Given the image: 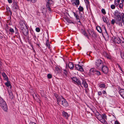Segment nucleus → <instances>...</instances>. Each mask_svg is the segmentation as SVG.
<instances>
[{"mask_svg":"<svg viewBox=\"0 0 124 124\" xmlns=\"http://www.w3.org/2000/svg\"><path fill=\"white\" fill-rule=\"evenodd\" d=\"M79 20V21H78V23H79L80 24H79L80 25L81 24V23L80 22V19L79 18V19H78Z\"/></svg>","mask_w":124,"mask_h":124,"instance_id":"nucleus-64","label":"nucleus"},{"mask_svg":"<svg viewBox=\"0 0 124 124\" xmlns=\"http://www.w3.org/2000/svg\"><path fill=\"white\" fill-rule=\"evenodd\" d=\"M81 32L83 34L86 32V31L85 30L81 29Z\"/></svg>","mask_w":124,"mask_h":124,"instance_id":"nucleus-45","label":"nucleus"},{"mask_svg":"<svg viewBox=\"0 0 124 124\" xmlns=\"http://www.w3.org/2000/svg\"><path fill=\"white\" fill-rule=\"evenodd\" d=\"M115 5L113 4L112 5L110 6L111 8L112 9H114L115 8Z\"/></svg>","mask_w":124,"mask_h":124,"instance_id":"nucleus-43","label":"nucleus"},{"mask_svg":"<svg viewBox=\"0 0 124 124\" xmlns=\"http://www.w3.org/2000/svg\"><path fill=\"white\" fill-rule=\"evenodd\" d=\"M102 13L104 14H106L105 11L104 9H102L101 10Z\"/></svg>","mask_w":124,"mask_h":124,"instance_id":"nucleus-41","label":"nucleus"},{"mask_svg":"<svg viewBox=\"0 0 124 124\" xmlns=\"http://www.w3.org/2000/svg\"><path fill=\"white\" fill-rule=\"evenodd\" d=\"M106 23L108 24L109 23V20L108 18L107 17L106 18Z\"/></svg>","mask_w":124,"mask_h":124,"instance_id":"nucleus-57","label":"nucleus"},{"mask_svg":"<svg viewBox=\"0 0 124 124\" xmlns=\"http://www.w3.org/2000/svg\"><path fill=\"white\" fill-rule=\"evenodd\" d=\"M95 64L96 68L98 70L101 69L104 65L103 61L100 59H98L95 61Z\"/></svg>","mask_w":124,"mask_h":124,"instance_id":"nucleus-3","label":"nucleus"},{"mask_svg":"<svg viewBox=\"0 0 124 124\" xmlns=\"http://www.w3.org/2000/svg\"><path fill=\"white\" fill-rule=\"evenodd\" d=\"M114 16L115 19L112 20L111 23L113 25L115 23L119 26L122 27V23L124 24V13L116 10L114 12Z\"/></svg>","mask_w":124,"mask_h":124,"instance_id":"nucleus-1","label":"nucleus"},{"mask_svg":"<svg viewBox=\"0 0 124 124\" xmlns=\"http://www.w3.org/2000/svg\"><path fill=\"white\" fill-rule=\"evenodd\" d=\"M96 70H95L93 68H92L90 70V72L91 73H93V74H94L95 71H96Z\"/></svg>","mask_w":124,"mask_h":124,"instance_id":"nucleus-32","label":"nucleus"},{"mask_svg":"<svg viewBox=\"0 0 124 124\" xmlns=\"http://www.w3.org/2000/svg\"><path fill=\"white\" fill-rule=\"evenodd\" d=\"M2 75L3 77L5 78V79L7 80V81H8V78L4 72L2 73Z\"/></svg>","mask_w":124,"mask_h":124,"instance_id":"nucleus-24","label":"nucleus"},{"mask_svg":"<svg viewBox=\"0 0 124 124\" xmlns=\"http://www.w3.org/2000/svg\"><path fill=\"white\" fill-rule=\"evenodd\" d=\"M36 31L37 32H39L40 31V29L39 28L37 27L36 28Z\"/></svg>","mask_w":124,"mask_h":124,"instance_id":"nucleus-44","label":"nucleus"},{"mask_svg":"<svg viewBox=\"0 0 124 124\" xmlns=\"http://www.w3.org/2000/svg\"><path fill=\"white\" fill-rule=\"evenodd\" d=\"M84 1L88 5L89 4V1L88 0H84Z\"/></svg>","mask_w":124,"mask_h":124,"instance_id":"nucleus-53","label":"nucleus"},{"mask_svg":"<svg viewBox=\"0 0 124 124\" xmlns=\"http://www.w3.org/2000/svg\"><path fill=\"white\" fill-rule=\"evenodd\" d=\"M9 31L10 32L13 33L15 32V31L14 29L10 27H9Z\"/></svg>","mask_w":124,"mask_h":124,"instance_id":"nucleus-35","label":"nucleus"},{"mask_svg":"<svg viewBox=\"0 0 124 124\" xmlns=\"http://www.w3.org/2000/svg\"><path fill=\"white\" fill-rule=\"evenodd\" d=\"M84 36L86 37H87V38L89 39H90V38H89V37L88 35L87 34L86 32L84 34H83Z\"/></svg>","mask_w":124,"mask_h":124,"instance_id":"nucleus-38","label":"nucleus"},{"mask_svg":"<svg viewBox=\"0 0 124 124\" xmlns=\"http://www.w3.org/2000/svg\"><path fill=\"white\" fill-rule=\"evenodd\" d=\"M117 65L118 67L119 68L120 70L122 72H123V71L122 70L120 66L118 63H117Z\"/></svg>","mask_w":124,"mask_h":124,"instance_id":"nucleus-49","label":"nucleus"},{"mask_svg":"<svg viewBox=\"0 0 124 124\" xmlns=\"http://www.w3.org/2000/svg\"><path fill=\"white\" fill-rule=\"evenodd\" d=\"M96 118L101 123L104 124H108L106 120L102 119V117L101 114L98 116Z\"/></svg>","mask_w":124,"mask_h":124,"instance_id":"nucleus-7","label":"nucleus"},{"mask_svg":"<svg viewBox=\"0 0 124 124\" xmlns=\"http://www.w3.org/2000/svg\"><path fill=\"white\" fill-rule=\"evenodd\" d=\"M102 19H103V21L104 22H106V19L104 16H103L102 17Z\"/></svg>","mask_w":124,"mask_h":124,"instance_id":"nucleus-54","label":"nucleus"},{"mask_svg":"<svg viewBox=\"0 0 124 124\" xmlns=\"http://www.w3.org/2000/svg\"><path fill=\"white\" fill-rule=\"evenodd\" d=\"M15 36H16V38L18 39L17 40L18 41V40H19L21 42H22L19 33L18 34H15Z\"/></svg>","mask_w":124,"mask_h":124,"instance_id":"nucleus-26","label":"nucleus"},{"mask_svg":"<svg viewBox=\"0 0 124 124\" xmlns=\"http://www.w3.org/2000/svg\"><path fill=\"white\" fill-rule=\"evenodd\" d=\"M114 124H120V123L118 121L116 120L115 121Z\"/></svg>","mask_w":124,"mask_h":124,"instance_id":"nucleus-56","label":"nucleus"},{"mask_svg":"<svg viewBox=\"0 0 124 124\" xmlns=\"http://www.w3.org/2000/svg\"><path fill=\"white\" fill-rule=\"evenodd\" d=\"M63 71H64L63 72V74H64L66 76H67V71L65 70H64Z\"/></svg>","mask_w":124,"mask_h":124,"instance_id":"nucleus-51","label":"nucleus"},{"mask_svg":"<svg viewBox=\"0 0 124 124\" xmlns=\"http://www.w3.org/2000/svg\"><path fill=\"white\" fill-rule=\"evenodd\" d=\"M20 29L22 30H23L24 29L25 26H26L24 23L23 21H21L20 22Z\"/></svg>","mask_w":124,"mask_h":124,"instance_id":"nucleus-15","label":"nucleus"},{"mask_svg":"<svg viewBox=\"0 0 124 124\" xmlns=\"http://www.w3.org/2000/svg\"><path fill=\"white\" fill-rule=\"evenodd\" d=\"M0 106L4 111L6 112H8V108L6 103L0 96Z\"/></svg>","mask_w":124,"mask_h":124,"instance_id":"nucleus-2","label":"nucleus"},{"mask_svg":"<svg viewBox=\"0 0 124 124\" xmlns=\"http://www.w3.org/2000/svg\"><path fill=\"white\" fill-rule=\"evenodd\" d=\"M91 32L92 34V37H93L95 39L97 37V35L94 31H91Z\"/></svg>","mask_w":124,"mask_h":124,"instance_id":"nucleus-16","label":"nucleus"},{"mask_svg":"<svg viewBox=\"0 0 124 124\" xmlns=\"http://www.w3.org/2000/svg\"><path fill=\"white\" fill-rule=\"evenodd\" d=\"M104 94H106L107 93L105 91H103L102 92Z\"/></svg>","mask_w":124,"mask_h":124,"instance_id":"nucleus-60","label":"nucleus"},{"mask_svg":"<svg viewBox=\"0 0 124 124\" xmlns=\"http://www.w3.org/2000/svg\"><path fill=\"white\" fill-rule=\"evenodd\" d=\"M62 113L63 116L66 119H68L69 116L68 113L64 111H63L62 112Z\"/></svg>","mask_w":124,"mask_h":124,"instance_id":"nucleus-17","label":"nucleus"},{"mask_svg":"<svg viewBox=\"0 0 124 124\" xmlns=\"http://www.w3.org/2000/svg\"><path fill=\"white\" fill-rule=\"evenodd\" d=\"M103 29L105 30V32L104 33H105V36H108V34L107 32V30L106 29V27L105 26H104V29Z\"/></svg>","mask_w":124,"mask_h":124,"instance_id":"nucleus-30","label":"nucleus"},{"mask_svg":"<svg viewBox=\"0 0 124 124\" xmlns=\"http://www.w3.org/2000/svg\"><path fill=\"white\" fill-rule=\"evenodd\" d=\"M102 119L104 120H105V119H107V116L106 115V114H103L102 115Z\"/></svg>","mask_w":124,"mask_h":124,"instance_id":"nucleus-36","label":"nucleus"},{"mask_svg":"<svg viewBox=\"0 0 124 124\" xmlns=\"http://www.w3.org/2000/svg\"><path fill=\"white\" fill-rule=\"evenodd\" d=\"M18 30L16 26H15V31H18Z\"/></svg>","mask_w":124,"mask_h":124,"instance_id":"nucleus-61","label":"nucleus"},{"mask_svg":"<svg viewBox=\"0 0 124 124\" xmlns=\"http://www.w3.org/2000/svg\"><path fill=\"white\" fill-rule=\"evenodd\" d=\"M47 76L48 78L49 79L51 78L52 77V75L49 73L47 74Z\"/></svg>","mask_w":124,"mask_h":124,"instance_id":"nucleus-39","label":"nucleus"},{"mask_svg":"<svg viewBox=\"0 0 124 124\" xmlns=\"http://www.w3.org/2000/svg\"><path fill=\"white\" fill-rule=\"evenodd\" d=\"M121 58L123 59H124V54L123 53H121Z\"/></svg>","mask_w":124,"mask_h":124,"instance_id":"nucleus-50","label":"nucleus"},{"mask_svg":"<svg viewBox=\"0 0 124 124\" xmlns=\"http://www.w3.org/2000/svg\"><path fill=\"white\" fill-rule=\"evenodd\" d=\"M29 124H36L34 122H31Z\"/></svg>","mask_w":124,"mask_h":124,"instance_id":"nucleus-63","label":"nucleus"},{"mask_svg":"<svg viewBox=\"0 0 124 124\" xmlns=\"http://www.w3.org/2000/svg\"><path fill=\"white\" fill-rule=\"evenodd\" d=\"M78 10L79 11V13H80V12H82L84 10V8H83L80 6L79 8H78Z\"/></svg>","mask_w":124,"mask_h":124,"instance_id":"nucleus-31","label":"nucleus"},{"mask_svg":"<svg viewBox=\"0 0 124 124\" xmlns=\"http://www.w3.org/2000/svg\"><path fill=\"white\" fill-rule=\"evenodd\" d=\"M100 115V114L98 112H97L95 113V116L96 117H97L98 116Z\"/></svg>","mask_w":124,"mask_h":124,"instance_id":"nucleus-55","label":"nucleus"},{"mask_svg":"<svg viewBox=\"0 0 124 124\" xmlns=\"http://www.w3.org/2000/svg\"><path fill=\"white\" fill-rule=\"evenodd\" d=\"M75 70H77L81 72L84 71V70L81 66L78 64H76L74 66Z\"/></svg>","mask_w":124,"mask_h":124,"instance_id":"nucleus-10","label":"nucleus"},{"mask_svg":"<svg viewBox=\"0 0 124 124\" xmlns=\"http://www.w3.org/2000/svg\"><path fill=\"white\" fill-rule=\"evenodd\" d=\"M81 84H79L82 87V85H84V87L86 88L88 87V85L86 81L84 79H82V82L81 81Z\"/></svg>","mask_w":124,"mask_h":124,"instance_id":"nucleus-12","label":"nucleus"},{"mask_svg":"<svg viewBox=\"0 0 124 124\" xmlns=\"http://www.w3.org/2000/svg\"><path fill=\"white\" fill-rule=\"evenodd\" d=\"M101 70L105 74H106L108 73V67L104 65L101 67V69H100L99 70Z\"/></svg>","mask_w":124,"mask_h":124,"instance_id":"nucleus-6","label":"nucleus"},{"mask_svg":"<svg viewBox=\"0 0 124 124\" xmlns=\"http://www.w3.org/2000/svg\"><path fill=\"white\" fill-rule=\"evenodd\" d=\"M99 87L100 88H104L105 87V85L104 84H100L99 85Z\"/></svg>","mask_w":124,"mask_h":124,"instance_id":"nucleus-28","label":"nucleus"},{"mask_svg":"<svg viewBox=\"0 0 124 124\" xmlns=\"http://www.w3.org/2000/svg\"><path fill=\"white\" fill-rule=\"evenodd\" d=\"M47 38H48L47 39V40H46V46H47L48 48L49 49L50 48V45L49 43V39L48 38V33L47 34Z\"/></svg>","mask_w":124,"mask_h":124,"instance_id":"nucleus-19","label":"nucleus"},{"mask_svg":"<svg viewBox=\"0 0 124 124\" xmlns=\"http://www.w3.org/2000/svg\"><path fill=\"white\" fill-rule=\"evenodd\" d=\"M119 92L120 95L123 97L124 95V89H120Z\"/></svg>","mask_w":124,"mask_h":124,"instance_id":"nucleus-23","label":"nucleus"},{"mask_svg":"<svg viewBox=\"0 0 124 124\" xmlns=\"http://www.w3.org/2000/svg\"><path fill=\"white\" fill-rule=\"evenodd\" d=\"M9 97L11 99H13V98L14 96L13 95L12 93L11 92L9 93Z\"/></svg>","mask_w":124,"mask_h":124,"instance_id":"nucleus-37","label":"nucleus"},{"mask_svg":"<svg viewBox=\"0 0 124 124\" xmlns=\"http://www.w3.org/2000/svg\"><path fill=\"white\" fill-rule=\"evenodd\" d=\"M105 54V55L107 58L109 59H111V57L110 55H109L108 53H106Z\"/></svg>","mask_w":124,"mask_h":124,"instance_id":"nucleus-33","label":"nucleus"},{"mask_svg":"<svg viewBox=\"0 0 124 124\" xmlns=\"http://www.w3.org/2000/svg\"><path fill=\"white\" fill-rule=\"evenodd\" d=\"M8 2L9 3H11L12 2V0H8Z\"/></svg>","mask_w":124,"mask_h":124,"instance_id":"nucleus-59","label":"nucleus"},{"mask_svg":"<svg viewBox=\"0 0 124 124\" xmlns=\"http://www.w3.org/2000/svg\"><path fill=\"white\" fill-rule=\"evenodd\" d=\"M66 21L69 23H72L73 24H74L75 23L74 21L71 20L69 18H66Z\"/></svg>","mask_w":124,"mask_h":124,"instance_id":"nucleus-25","label":"nucleus"},{"mask_svg":"<svg viewBox=\"0 0 124 124\" xmlns=\"http://www.w3.org/2000/svg\"><path fill=\"white\" fill-rule=\"evenodd\" d=\"M73 13L74 14V16L76 18V19L77 20L79 19V16H78V14L76 13V12H73Z\"/></svg>","mask_w":124,"mask_h":124,"instance_id":"nucleus-27","label":"nucleus"},{"mask_svg":"<svg viewBox=\"0 0 124 124\" xmlns=\"http://www.w3.org/2000/svg\"><path fill=\"white\" fill-rule=\"evenodd\" d=\"M6 10H7V11L8 13H10V15H12V13L11 10L10 9V8L8 6H7L6 7Z\"/></svg>","mask_w":124,"mask_h":124,"instance_id":"nucleus-22","label":"nucleus"},{"mask_svg":"<svg viewBox=\"0 0 124 124\" xmlns=\"http://www.w3.org/2000/svg\"><path fill=\"white\" fill-rule=\"evenodd\" d=\"M32 36H33V38L35 40H36V37L35 35V34L34 33H33L32 34Z\"/></svg>","mask_w":124,"mask_h":124,"instance_id":"nucleus-42","label":"nucleus"},{"mask_svg":"<svg viewBox=\"0 0 124 124\" xmlns=\"http://www.w3.org/2000/svg\"><path fill=\"white\" fill-rule=\"evenodd\" d=\"M114 42L115 43L119 44L120 43L122 40L120 39V38L118 37H114L113 39Z\"/></svg>","mask_w":124,"mask_h":124,"instance_id":"nucleus-11","label":"nucleus"},{"mask_svg":"<svg viewBox=\"0 0 124 124\" xmlns=\"http://www.w3.org/2000/svg\"><path fill=\"white\" fill-rule=\"evenodd\" d=\"M123 4L122 3H120L119 5V7L120 8H123Z\"/></svg>","mask_w":124,"mask_h":124,"instance_id":"nucleus-40","label":"nucleus"},{"mask_svg":"<svg viewBox=\"0 0 124 124\" xmlns=\"http://www.w3.org/2000/svg\"><path fill=\"white\" fill-rule=\"evenodd\" d=\"M8 81H7V82H6L5 83V85H6L8 87H9V86L11 85V84L10 83V82L9 81V80L8 79Z\"/></svg>","mask_w":124,"mask_h":124,"instance_id":"nucleus-29","label":"nucleus"},{"mask_svg":"<svg viewBox=\"0 0 124 124\" xmlns=\"http://www.w3.org/2000/svg\"><path fill=\"white\" fill-rule=\"evenodd\" d=\"M87 107H88L89 108H90V109L91 110H92V111H93V112H94V109H92V108H90V107H89V106L88 105H87Z\"/></svg>","mask_w":124,"mask_h":124,"instance_id":"nucleus-58","label":"nucleus"},{"mask_svg":"<svg viewBox=\"0 0 124 124\" xmlns=\"http://www.w3.org/2000/svg\"><path fill=\"white\" fill-rule=\"evenodd\" d=\"M12 8L13 11L15 12H16L17 11V10L19 9V8L18 4L17 2L15 1L13 2Z\"/></svg>","mask_w":124,"mask_h":124,"instance_id":"nucleus-5","label":"nucleus"},{"mask_svg":"<svg viewBox=\"0 0 124 124\" xmlns=\"http://www.w3.org/2000/svg\"><path fill=\"white\" fill-rule=\"evenodd\" d=\"M121 45L123 48H124V42L122 41L120 43Z\"/></svg>","mask_w":124,"mask_h":124,"instance_id":"nucleus-52","label":"nucleus"},{"mask_svg":"<svg viewBox=\"0 0 124 124\" xmlns=\"http://www.w3.org/2000/svg\"><path fill=\"white\" fill-rule=\"evenodd\" d=\"M68 67L71 70L73 69L74 68V65L72 62H69L68 64Z\"/></svg>","mask_w":124,"mask_h":124,"instance_id":"nucleus-20","label":"nucleus"},{"mask_svg":"<svg viewBox=\"0 0 124 124\" xmlns=\"http://www.w3.org/2000/svg\"><path fill=\"white\" fill-rule=\"evenodd\" d=\"M72 80L74 82V83H76L78 85L81 84V81L78 78L76 77H73L71 78Z\"/></svg>","mask_w":124,"mask_h":124,"instance_id":"nucleus-9","label":"nucleus"},{"mask_svg":"<svg viewBox=\"0 0 124 124\" xmlns=\"http://www.w3.org/2000/svg\"><path fill=\"white\" fill-rule=\"evenodd\" d=\"M54 96L57 99V104L59 105L60 101L62 98H61L59 96V95L57 94L54 93Z\"/></svg>","mask_w":124,"mask_h":124,"instance_id":"nucleus-14","label":"nucleus"},{"mask_svg":"<svg viewBox=\"0 0 124 124\" xmlns=\"http://www.w3.org/2000/svg\"><path fill=\"white\" fill-rule=\"evenodd\" d=\"M94 74L97 76H99L101 75L100 72L96 70Z\"/></svg>","mask_w":124,"mask_h":124,"instance_id":"nucleus-34","label":"nucleus"},{"mask_svg":"<svg viewBox=\"0 0 124 124\" xmlns=\"http://www.w3.org/2000/svg\"><path fill=\"white\" fill-rule=\"evenodd\" d=\"M28 1H30L31 2L33 3H35L36 1L37 0H27Z\"/></svg>","mask_w":124,"mask_h":124,"instance_id":"nucleus-48","label":"nucleus"},{"mask_svg":"<svg viewBox=\"0 0 124 124\" xmlns=\"http://www.w3.org/2000/svg\"><path fill=\"white\" fill-rule=\"evenodd\" d=\"M96 28L98 31L100 33H102L103 30L102 28H101L100 26H97L96 27Z\"/></svg>","mask_w":124,"mask_h":124,"instance_id":"nucleus-21","label":"nucleus"},{"mask_svg":"<svg viewBox=\"0 0 124 124\" xmlns=\"http://www.w3.org/2000/svg\"><path fill=\"white\" fill-rule=\"evenodd\" d=\"M119 3L117 2L116 0L114 1V4L116 6H117L119 4Z\"/></svg>","mask_w":124,"mask_h":124,"instance_id":"nucleus-46","label":"nucleus"},{"mask_svg":"<svg viewBox=\"0 0 124 124\" xmlns=\"http://www.w3.org/2000/svg\"><path fill=\"white\" fill-rule=\"evenodd\" d=\"M80 3L79 0H76L75 1L72 3L73 5H76L77 7H78Z\"/></svg>","mask_w":124,"mask_h":124,"instance_id":"nucleus-18","label":"nucleus"},{"mask_svg":"<svg viewBox=\"0 0 124 124\" xmlns=\"http://www.w3.org/2000/svg\"><path fill=\"white\" fill-rule=\"evenodd\" d=\"M46 1L47 2L46 5L47 10L50 11V5L52 4L53 2L51 0H46Z\"/></svg>","mask_w":124,"mask_h":124,"instance_id":"nucleus-8","label":"nucleus"},{"mask_svg":"<svg viewBox=\"0 0 124 124\" xmlns=\"http://www.w3.org/2000/svg\"><path fill=\"white\" fill-rule=\"evenodd\" d=\"M62 98L60 101V104H61L63 107L66 108L68 106L69 104L66 100L62 96Z\"/></svg>","mask_w":124,"mask_h":124,"instance_id":"nucleus-4","label":"nucleus"},{"mask_svg":"<svg viewBox=\"0 0 124 124\" xmlns=\"http://www.w3.org/2000/svg\"><path fill=\"white\" fill-rule=\"evenodd\" d=\"M15 32V34H18L19 33L18 32V31H14Z\"/></svg>","mask_w":124,"mask_h":124,"instance_id":"nucleus-62","label":"nucleus"},{"mask_svg":"<svg viewBox=\"0 0 124 124\" xmlns=\"http://www.w3.org/2000/svg\"><path fill=\"white\" fill-rule=\"evenodd\" d=\"M98 96H101L102 95L101 92V91L98 92Z\"/></svg>","mask_w":124,"mask_h":124,"instance_id":"nucleus-47","label":"nucleus"},{"mask_svg":"<svg viewBox=\"0 0 124 124\" xmlns=\"http://www.w3.org/2000/svg\"><path fill=\"white\" fill-rule=\"evenodd\" d=\"M22 31L23 34L26 36L29 34L28 30L26 26L25 28L22 30Z\"/></svg>","mask_w":124,"mask_h":124,"instance_id":"nucleus-13","label":"nucleus"}]
</instances>
